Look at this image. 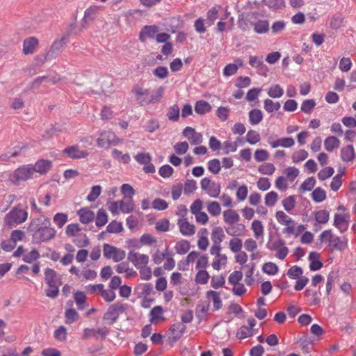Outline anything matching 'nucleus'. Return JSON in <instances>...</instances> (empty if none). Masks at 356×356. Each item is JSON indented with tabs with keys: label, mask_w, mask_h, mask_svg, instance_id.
<instances>
[{
	"label": "nucleus",
	"mask_w": 356,
	"mask_h": 356,
	"mask_svg": "<svg viewBox=\"0 0 356 356\" xmlns=\"http://www.w3.org/2000/svg\"><path fill=\"white\" fill-rule=\"evenodd\" d=\"M50 225V219L47 217L43 220L40 218H35L31 221L27 231L32 233L33 243L40 244L55 237L56 232Z\"/></svg>",
	"instance_id": "nucleus-1"
},
{
	"label": "nucleus",
	"mask_w": 356,
	"mask_h": 356,
	"mask_svg": "<svg viewBox=\"0 0 356 356\" xmlns=\"http://www.w3.org/2000/svg\"><path fill=\"white\" fill-rule=\"evenodd\" d=\"M318 240L321 243L323 241L328 242V248L330 250L343 251L348 246V238L346 236L341 238L334 236L332 229L323 231L319 236Z\"/></svg>",
	"instance_id": "nucleus-2"
},
{
	"label": "nucleus",
	"mask_w": 356,
	"mask_h": 356,
	"mask_svg": "<svg viewBox=\"0 0 356 356\" xmlns=\"http://www.w3.org/2000/svg\"><path fill=\"white\" fill-rule=\"evenodd\" d=\"M131 92L136 95V99L138 102V104L140 106H143L145 104H154L159 102L163 97L164 88L162 86L159 87L156 90L155 94L152 95L149 99H142L140 97L142 95H149V89H143L142 88L136 86L132 88Z\"/></svg>",
	"instance_id": "nucleus-3"
},
{
	"label": "nucleus",
	"mask_w": 356,
	"mask_h": 356,
	"mask_svg": "<svg viewBox=\"0 0 356 356\" xmlns=\"http://www.w3.org/2000/svg\"><path fill=\"white\" fill-rule=\"evenodd\" d=\"M28 212L26 210L13 207L4 217V222L8 228H12L16 225L21 224L26 220Z\"/></svg>",
	"instance_id": "nucleus-4"
},
{
	"label": "nucleus",
	"mask_w": 356,
	"mask_h": 356,
	"mask_svg": "<svg viewBox=\"0 0 356 356\" xmlns=\"http://www.w3.org/2000/svg\"><path fill=\"white\" fill-rule=\"evenodd\" d=\"M35 172L32 164L23 165L17 168L13 173L12 181L15 185H18L21 181H27L33 177Z\"/></svg>",
	"instance_id": "nucleus-5"
},
{
	"label": "nucleus",
	"mask_w": 356,
	"mask_h": 356,
	"mask_svg": "<svg viewBox=\"0 0 356 356\" xmlns=\"http://www.w3.org/2000/svg\"><path fill=\"white\" fill-rule=\"evenodd\" d=\"M126 307L120 302L110 305L103 316V320L109 325H113L118 318L120 314L125 312Z\"/></svg>",
	"instance_id": "nucleus-6"
},
{
	"label": "nucleus",
	"mask_w": 356,
	"mask_h": 356,
	"mask_svg": "<svg viewBox=\"0 0 356 356\" xmlns=\"http://www.w3.org/2000/svg\"><path fill=\"white\" fill-rule=\"evenodd\" d=\"M119 142L120 139L114 132L104 131L99 134L97 140V145L99 147L107 149L110 146L117 145Z\"/></svg>",
	"instance_id": "nucleus-7"
},
{
	"label": "nucleus",
	"mask_w": 356,
	"mask_h": 356,
	"mask_svg": "<svg viewBox=\"0 0 356 356\" xmlns=\"http://www.w3.org/2000/svg\"><path fill=\"white\" fill-rule=\"evenodd\" d=\"M104 257L108 259H113L115 262L122 261L126 257L124 250L105 243L103 245Z\"/></svg>",
	"instance_id": "nucleus-8"
},
{
	"label": "nucleus",
	"mask_w": 356,
	"mask_h": 356,
	"mask_svg": "<svg viewBox=\"0 0 356 356\" xmlns=\"http://www.w3.org/2000/svg\"><path fill=\"white\" fill-rule=\"evenodd\" d=\"M44 280L50 289H58L62 284L61 279L57 273L51 268H47L44 270Z\"/></svg>",
	"instance_id": "nucleus-9"
},
{
	"label": "nucleus",
	"mask_w": 356,
	"mask_h": 356,
	"mask_svg": "<svg viewBox=\"0 0 356 356\" xmlns=\"http://www.w3.org/2000/svg\"><path fill=\"white\" fill-rule=\"evenodd\" d=\"M127 259L129 261L131 262L137 269L146 266L149 262L148 255L140 254L134 251H130L128 253Z\"/></svg>",
	"instance_id": "nucleus-10"
},
{
	"label": "nucleus",
	"mask_w": 356,
	"mask_h": 356,
	"mask_svg": "<svg viewBox=\"0 0 356 356\" xmlns=\"http://www.w3.org/2000/svg\"><path fill=\"white\" fill-rule=\"evenodd\" d=\"M159 30L157 25H145L141 29L138 35V39L140 42H145L147 39H153L159 32Z\"/></svg>",
	"instance_id": "nucleus-11"
},
{
	"label": "nucleus",
	"mask_w": 356,
	"mask_h": 356,
	"mask_svg": "<svg viewBox=\"0 0 356 356\" xmlns=\"http://www.w3.org/2000/svg\"><path fill=\"white\" fill-rule=\"evenodd\" d=\"M63 152L72 159H84L89 154L87 151L79 150L77 145L68 146Z\"/></svg>",
	"instance_id": "nucleus-12"
},
{
	"label": "nucleus",
	"mask_w": 356,
	"mask_h": 356,
	"mask_svg": "<svg viewBox=\"0 0 356 356\" xmlns=\"http://www.w3.org/2000/svg\"><path fill=\"white\" fill-rule=\"evenodd\" d=\"M267 142L272 148H276L280 146L289 148L292 147L295 143L294 139L292 137L281 138L274 140L270 136L268 137Z\"/></svg>",
	"instance_id": "nucleus-13"
},
{
	"label": "nucleus",
	"mask_w": 356,
	"mask_h": 356,
	"mask_svg": "<svg viewBox=\"0 0 356 356\" xmlns=\"http://www.w3.org/2000/svg\"><path fill=\"white\" fill-rule=\"evenodd\" d=\"M179 227V231L184 236H191L195 233V226L190 224L187 218H180L177 221Z\"/></svg>",
	"instance_id": "nucleus-14"
},
{
	"label": "nucleus",
	"mask_w": 356,
	"mask_h": 356,
	"mask_svg": "<svg viewBox=\"0 0 356 356\" xmlns=\"http://www.w3.org/2000/svg\"><path fill=\"white\" fill-rule=\"evenodd\" d=\"M186 328V325L181 323L173 324L170 328V331L172 334V336L170 337V341L176 342L178 341L182 337Z\"/></svg>",
	"instance_id": "nucleus-15"
},
{
	"label": "nucleus",
	"mask_w": 356,
	"mask_h": 356,
	"mask_svg": "<svg viewBox=\"0 0 356 356\" xmlns=\"http://www.w3.org/2000/svg\"><path fill=\"white\" fill-rule=\"evenodd\" d=\"M35 172L40 175H45L52 167V162L47 159H39L33 165Z\"/></svg>",
	"instance_id": "nucleus-16"
},
{
	"label": "nucleus",
	"mask_w": 356,
	"mask_h": 356,
	"mask_svg": "<svg viewBox=\"0 0 356 356\" xmlns=\"http://www.w3.org/2000/svg\"><path fill=\"white\" fill-rule=\"evenodd\" d=\"M187 132H191L190 143L192 145H198L202 143V135L201 133L196 132L195 129L191 127H186L182 131L183 136H187Z\"/></svg>",
	"instance_id": "nucleus-17"
},
{
	"label": "nucleus",
	"mask_w": 356,
	"mask_h": 356,
	"mask_svg": "<svg viewBox=\"0 0 356 356\" xmlns=\"http://www.w3.org/2000/svg\"><path fill=\"white\" fill-rule=\"evenodd\" d=\"M38 44V40L35 37H30L25 39L23 42V53L25 55L33 54L35 48Z\"/></svg>",
	"instance_id": "nucleus-18"
},
{
	"label": "nucleus",
	"mask_w": 356,
	"mask_h": 356,
	"mask_svg": "<svg viewBox=\"0 0 356 356\" xmlns=\"http://www.w3.org/2000/svg\"><path fill=\"white\" fill-rule=\"evenodd\" d=\"M77 214L79 216V220L83 224H88L92 222L95 218V213L91 210L86 207L80 209L77 211Z\"/></svg>",
	"instance_id": "nucleus-19"
},
{
	"label": "nucleus",
	"mask_w": 356,
	"mask_h": 356,
	"mask_svg": "<svg viewBox=\"0 0 356 356\" xmlns=\"http://www.w3.org/2000/svg\"><path fill=\"white\" fill-rule=\"evenodd\" d=\"M302 294L304 297L307 298L309 305H316L321 302L322 296L321 291H305Z\"/></svg>",
	"instance_id": "nucleus-20"
},
{
	"label": "nucleus",
	"mask_w": 356,
	"mask_h": 356,
	"mask_svg": "<svg viewBox=\"0 0 356 356\" xmlns=\"http://www.w3.org/2000/svg\"><path fill=\"white\" fill-rule=\"evenodd\" d=\"M341 159L344 162H350L355 157L354 147L352 145H348L341 149Z\"/></svg>",
	"instance_id": "nucleus-21"
},
{
	"label": "nucleus",
	"mask_w": 356,
	"mask_h": 356,
	"mask_svg": "<svg viewBox=\"0 0 356 356\" xmlns=\"http://www.w3.org/2000/svg\"><path fill=\"white\" fill-rule=\"evenodd\" d=\"M333 225L339 229L341 233H343L348 228V220L343 215L337 213L334 214Z\"/></svg>",
	"instance_id": "nucleus-22"
},
{
	"label": "nucleus",
	"mask_w": 356,
	"mask_h": 356,
	"mask_svg": "<svg viewBox=\"0 0 356 356\" xmlns=\"http://www.w3.org/2000/svg\"><path fill=\"white\" fill-rule=\"evenodd\" d=\"M97 6H90L88 8L85 12L83 17L81 19V26L86 29L87 27V20L94 21L97 17Z\"/></svg>",
	"instance_id": "nucleus-23"
},
{
	"label": "nucleus",
	"mask_w": 356,
	"mask_h": 356,
	"mask_svg": "<svg viewBox=\"0 0 356 356\" xmlns=\"http://www.w3.org/2000/svg\"><path fill=\"white\" fill-rule=\"evenodd\" d=\"M65 44V38H63L60 40H56L53 44H51L49 50L47 51V56H49L50 58H55L60 49Z\"/></svg>",
	"instance_id": "nucleus-24"
},
{
	"label": "nucleus",
	"mask_w": 356,
	"mask_h": 356,
	"mask_svg": "<svg viewBox=\"0 0 356 356\" xmlns=\"http://www.w3.org/2000/svg\"><path fill=\"white\" fill-rule=\"evenodd\" d=\"M207 298L211 300L213 304V311L219 310L222 306V300L220 297V293L216 291H207Z\"/></svg>",
	"instance_id": "nucleus-25"
},
{
	"label": "nucleus",
	"mask_w": 356,
	"mask_h": 356,
	"mask_svg": "<svg viewBox=\"0 0 356 356\" xmlns=\"http://www.w3.org/2000/svg\"><path fill=\"white\" fill-rule=\"evenodd\" d=\"M250 24L254 26V32L258 34L266 33L269 31V22L268 20L259 19L254 23L250 22Z\"/></svg>",
	"instance_id": "nucleus-26"
},
{
	"label": "nucleus",
	"mask_w": 356,
	"mask_h": 356,
	"mask_svg": "<svg viewBox=\"0 0 356 356\" xmlns=\"http://www.w3.org/2000/svg\"><path fill=\"white\" fill-rule=\"evenodd\" d=\"M210 305L209 302H202L198 304L195 308V316L200 322L203 321L209 309Z\"/></svg>",
	"instance_id": "nucleus-27"
},
{
	"label": "nucleus",
	"mask_w": 356,
	"mask_h": 356,
	"mask_svg": "<svg viewBox=\"0 0 356 356\" xmlns=\"http://www.w3.org/2000/svg\"><path fill=\"white\" fill-rule=\"evenodd\" d=\"M218 8H220L219 5H215L211 8L207 13L206 24L208 27L213 25L218 18Z\"/></svg>",
	"instance_id": "nucleus-28"
},
{
	"label": "nucleus",
	"mask_w": 356,
	"mask_h": 356,
	"mask_svg": "<svg viewBox=\"0 0 356 356\" xmlns=\"http://www.w3.org/2000/svg\"><path fill=\"white\" fill-rule=\"evenodd\" d=\"M211 106L205 100L197 101L195 105V111L199 115H204L211 110Z\"/></svg>",
	"instance_id": "nucleus-29"
},
{
	"label": "nucleus",
	"mask_w": 356,
	"mask_h": 356,
	"mask_svg": "<svg viewBox=\"0 0 356 356\" xmlns=\"http://www.w3.org/2000/svg\"><path fill=\"white\" fill-rule=\"evenodd\" d=\"M224 220L227 224L233 225L240 219L238 213L233 209H228L223 212Z\"/></svg>",
	"instance_id": "nucleus-30"
},
{
	"label": "nucleus",
	"mask_w": 356,
	"mask_h": 356,
	"mask_svg": "<svg viewBox=\"0 0 356 356\" xmlns=\"http://www.w3.org/2000/svg\"><path fill=\"white\" fill-rule=\"evenodd\" d=\"M339 145L340 140L335 136H328L324 141L325 149L330 152L338 148Z\"/></svg>",
	"instance_id": "nucleus-31"
},
{
	"label": "nucleus",
	"mask_w": 356,
	"mask_h": 356,
	"mask_svg": "<svg viewBox=\"0 0 356 356\" xmlns=\"http://www.w3.org/2000/svg\"><path fill=\"white\" fill-rule=\"evenodd\" d=\"M263 119V113L261 110L254 108L249 112V122L252 125L259 124Z\"/></svg>",
	"instance_id": "nucleus-32"
},
{
	"label": "nucleus",
	"mask_w": 356,
	"mask_h": 356,
	"mask_svg": "<svg viewBox=\"0 0 356 356\" xmlns=\"http://www.w3.org/2000/svg\"><path fill=\"white\" fill-rule=\"evenodd\" d=\"M74 298L79 309L82 310L88 307L86 301V295L81 291H77L74 293Z\"/></svg>",
	"instance_id": "nucleus-33"
},
{
	"label": "nucleus",
	"mask_w": 356,
	"mask_h": 356,
	"mask_svg": "<svg viewBox=\"0 0 356 356\" xmlns=\"http://www.w3.org/2000/svg\"><path fill=\"white\" fill-rule=\"evenodd\" d=\"M314 215L318 224H326L330 218V212L325 209L315 211Z\"/></svg>",
	"instance_id": "nucleus-34"
},
{
	"label": "nucleus",
	"mask_w": 356,
	"mask_h": 356,
	"mask_svg": "<svg viewBox=\"0 0 356 356\" xmlns=\"http://www.w3.org/2000/svg\"><path fill=\"white\" fill-rule=\"evenodd\" d=\"M108 222V215L105 209L103 208L97 211L95 224L98 227H102Z\"/></svg>",
	"instance_id": "nucleus-35"
},
{
	"label": "nucleus",
	"mask_w": 356,
	"mask_h": 356,
	"mask_svg": "<svg viewBox=\"0 0 356 356\" xmlns=\"http://www.w3.org/2000/svg\"><path fill=\"white\" fill-rule=\"evenodd\" d=\"M312 199L316 203H320L326 199V192L321 187L316 188L311 194Z\"/></svg>",
	"instance_id": "nucleus-36"
},
{
	"label": "nucleus",
	"mask_w": 356,
	"mask_h": 356,
	"mask_svg": "<svg viewBox=\"0 0 356 356\" xmlns=\"http://www.w3.org/2000/svg\"><path fill=\"white\" fill-rule=\"evenodd\" d=\"M223 229L220 227H215L211 233V240L213 243L220 244L225 238Z\"/></svg>",
	"instance_id": "nucleus-37"
},
{
	"label": "nucleus",
	"mask_w": 356,
	"mask_h": 356,
	"mask_svg": "<svg viewBox=\"0 0 356 356\" xmlns=\"http://www.w3.org/2000/svg\"><path fill=\"white\" fill-rule=\"evenodd\" d=\"M24 149V147L15 146L10 151H8L0 156L1 161H8L10 158H13L17 156L22 150Z\"/></svg>",
	"instance_id": "nucleus-38"
},
{
	"label": "nucleus",
	"mask_w": 356,
	"mask_h": 356,
	"mask_svg": "<svg viewBox=\"0 0 356 356\" xmlns=\"http://www.w3.org/2000/svg\"><path fill=\"white\" fill-rule=\"evenodd\" d=\"M339 281V271L332 270L329 273L327 278L326 289H332L334 287V283Z\"/></svg>",
	"instance_id": "nucleus-39"
},
{
	"label": "nucleus",
	"mask_w": 356,
	"mask_h": 356,
	"mask_svg": "<svg viewBox=\"0 0 356 356\" xmlns=\"http://www.w3.org/2000/svg\"><path fill=\"white\" fill-rule=\"evenodd\" d=\"M175 248L177 254H184L190 250V243L187 240L181 239L176 243Z\"/></svg>",
	"instance_id": "nucleus-40"
},
{
	"label": "nucleus",
	"mask_w": 356,
	"mask_h": 356,
	"mask_svg": "<svg viewBox=\"0 0 356 356\" xmlns=\"http://www.w3.org/2000/svg\"><path fill=\"white\" fill-rule=\"evenodd\" d=\"M180 115L179 108L177 104H174L168 108L166 116L168 118L173 122L179 120Z\"/></svg>",
	"instance_id": "nucleus-41"
},
{
	"label": "nucleus",
	"mask_w": 356,
	"mask_h": 356,
	"mask_svg": "<svg viewBox=\"0 0 356 356\" xmlns=\"http://www.w3.org/2000/svg\"><path fill=\"white\" fill-rule=\"evenodd\" d=\"M316 103L314 99H305L302 102L300 110L305 113H311L316 106Z\"/></svg>",
	"instance_id": "nucleus-42"
},
{
	"label": "nucleus",
	"mask_w": 356,
	"mask_h": 356,
	"mask_svg": "<svg viewBox=\"0 0 356 356\" xmlns=\"http://www.w3.org/2000/svg\"><path fill=\"white\" fill-rule=\"evenodd\" d=\"M112 156L118 160L119 162L123 163H128L131 161L130 156L129 154H123L122 152L117 149H114L112 151Z\"/></svg>",
	"instance_id": "nucleus-43"
},
{
	"label": "nucleus",
	"mask_w": 356,
	"mask_h": 356,
	"mask_svg": "<svg viewBox=\"0 0 356 356\" xmlns=\"http://www.w3.org/2000/svg\"><path fill=\"white\" fill-rule=\"evenodd\" d=\"M267 93L272 98H280L283 95L284 90L279 84H275L268 89Z\"/></svg>",
	"instance_id": "nucleus-44"
},
{
	"label": "nucleus",
	"mask_w": 356,
	"mask_h": 356,
	"mask_svg": "<svg viewBox=\"0 0 356 356\" xmlns=\"http://www.w3.org/2000/svg\"><path fill=\"white\" fill-rule=\"evenodd\" d=\"M245 230V226L239 223L233 226L232 229H226L227 233L232 236H241Z\"/></svg>",
	"instance_id": "nucleus-45"
},
{
	"label": "nucleus",
	"mask_w": 356,
	"mask_h": 356,
	"mask_svg": "<svg viewBox=\"0 0 356 356\" xmlns=\"http://www.w3.org/2000/svg\"><path fill=\"white\" fill-rule=\"evenodd\" d=\"M343 21V17L341 14H334L331 18L330 26L331 29L337 30L342 26Z\"/></svg>",
	"instance_id": "nucleus-46"
},
{
	"label": "nucleus",
	"mask_w": 356,
	"mask_h": 356,
	"mask_svg": "<svg viewBox=\"0 0 356 356\" xmlns=\"http://www.w3.org/2000/svg\"><path fill=\"white\" fill-rule=\"evenodd\" d=\"M264 109L268 113H272L275 111H277L280 108L281 104L279 102H274L270 99H266L264 102Z\"/></svg>",
	"instance_id": "nucleus-47"
},
{
	"label": "nucleus",
	"mask_w": 356,
	"mask_h": 356,
	"mask_svg": "<svg viewBox=\"0 0 356 356\" xmlns=\"http://www.w3.org/2000/svg\"><path fill=\"white\" fill-rule=\"evenodd\" d=\"M262 3L268 8L275 10L282 9L285 6L284 0H262Z\"/></svg>",
	"instance_id": "nucleus-48"
},
{
	"label": "nucleus",
	"mask_w": 356,
	"mask_h": 356,
	"mask_svg": "<svg viewBox=\"0 0 356 356\" xmlns=\"http://www.w3.org/2000/svg\"><path fill=\"white\" fill-rule=\"evenodd\" d=\"M123 230L122 222L112 220L106 227V232L108 233H120Z\"/></svg>",
	"instance_id": "nucleus-49"
},
{
	"label": "nucleus",
	"mask_w": 356,
	"mask_h": 356,
	"mask_svg": "<svg viewBox=\"0 0 356 356\" xmlns=\"http://www.w3.org/2000/svg\"><path fill=\"white\" fill-rule=\"evenodd\" d=\"M334 173V170L332 167L328 166L321 170L318 173V178L321 181H324L330 178Z\"/></svg>",
	"instance_id": "nucleus-50"
},
{
	"label": "nucleus",
	"mask_w": 356,
	"mask_h": 356,
	"mask_svg": "<svg viewBox=\"0 0 356 356\" xmlns=\"http://www.w3.org/2000/svg\"><path fill=\"white\" fill-rule=\"evenodd\" d=\"M275 168L273 163H265L259 165L258 171L262 175H271L274 173Z\"/></svg>",
	"instance_id": "nucleus-51"
},
{
	"label": "nucleus",
	"mask_w": 356,
	"mask_h": 356,
	"mask_svg": "<svg viewBox=\"0 0 356 356\" xmlns=\"http://www.w3.org/2000/svg\"><path fill=\"white\" fill-rule=\"evenodd\" d=\"M262 270L268 275H274L278 272V266L273 262H266L262 267Z\"/></svg>",
	"instance_id": "nucleus-52"
},
{
	"label": "nucleus",
	"mask_w": 356,
	"mask_h": 356,
	"mask_svg": "<svg viewBox=\"0 0 356 356\" xmlns=\"http://www.w3.org/2000/svg\"><path fill=\"white\" fill-rule=\"evenodd\" d=\"M252 229L253 230L254 235L257 238L262 236L264 234V227L261 222L259 220H254L252 222Z\"/></svg>",
	"instance_id": "nucleus-53"
},
{
	"label": "nucleus",
	"mask_w": 356,
	"mask_h": 356,
	"mask_svg": "<svg viewBox=\"0 0 356 356\" xmlns=\"http://www.w3.org/2000/svg\"><path fill=\"white\" fill-rule=\"evenodd\" d=\"M316 184V179L314 177L306 179L300 185V190L303 192L312 191Z\"/></svg>",
	"instance_id": "nucleus-54"
},
{
	"label": "nucleus",
	"mask_w": 356,
	"mask_h": 356,
	"mask_svg": "<svg viewBox=\"0 0 356 356\" xmlns=\"http://www.w3.org/2000/svg\"><path fill=\"white\" fill-rule=\"evenodd\" d=\"M282 206L284 209L289 212L291 211L296 206V197L294 195H290L286 198H284L282 201Z\"/></svg>",
	"instance_id": "nucleus-55"
},
{
	"label": "nucleus",
	"mask_w": 356,
	"mask_h": 356,
	"mask_svg": "<svg viewBox=\"0 0 356 356\" xmlns=\"http://www.w3.org/2000/svg\"><path fill=\"white\" fill-rule=\"evenodd\" d=\"M308 157V152L305 149L295 152L291 156L293 163H297L305 160Z\"/></svg>",
	"instance_id": "nucleus-56"
},
{
	"label": "nucleus",
	"mask_w": 356,
	"mask_h": 356,
	"mask_svg": "<svg viewBox=\"0 0 356 356\" xmlns=\"http://www.w3.org/2000/svg\"><path fill=\"white\" fill-rule=\"evenodd\" d=\"M121 211L124 213H131L134 209V203L131 197H129V201L127 204L123 201H120Z\"/></svg>",
	"instance_id": "nucleus-57"
},
{
	"label": "nucleus",
	"mask_w": 356,
	"mask_h": 356,
	"mask_svg": "<svg viewBox=\"0 0 356 356\" xmlns=\"http://www.w3.org/2000/svg\"><path fill=\"white\" fill-rule=\"evenodd\" d=\"M247 142L251 145H254L260 141L261 136L259 134L254 130H249L246 135Z\"/></svg>",
	"instance_id": "nucleus-58"
},
{
	"label": "nucleus",
	"mask_w": 356,
	"mask_h": 356,
	"mask_svg": "<svg viewBox=\"0 0 356 356\" xmlns=\"http://www.w3.org/2000/svg\"><path fill=\"white\" fill-rule=\"evenodd\" d=\"M208 170L213 174H218L220 170V163L218 159H213L208 163Z\"/></svg>",
	"instance_id": "nucleus-59"
},
{
	"label": "nucleus",
	"mask_w": 356,
	"mask_h": 356,
	"mask_svg": "<svg viewBox=\"0 0 356 356\" xmlns=\"http://www.w3.org/2000/svg\"><path fill=\"white\" fill-rule=\"evenodd\" d=\"M302 268L298 266H293L291 267L287 271L288 276L290 278L294 280L299 278V277H300L302 275Z\"/></svg>",
	"instance_id": "nucleus-60"
},
{
	"label": "nucleus",
	"mask_w": 356,
	"mask_h": 356,
	"mask_svg": "<svg viewBox=\"0 0 356 356\" xmlns=\"http://www.w3.org/2000/svg\"><path fill=\"white\" fill-rule=\"evenodd\" d=\"M206 20L202 17L197 18L194 22V28L197 33L202 34L207 31Z\"/></svg>",
	"instance_id": "nucleus-61"
},
{
	"label": "nucleus",
	"mask_w": 356,
	"mask_h": 356,
	"mask_svg": "<svg viewBox=\"0 0 356 356\" xmlns=\"http://www.w3.org/2000/svg\"><path fill=\"white\" fill-rule=\"evenodd\" d=\"M102 187L96 185L92 187L90 193L88 195L86 200L89 202H94L101 194Z\"/></svg>",
	"instance_id": "nucleus-62"
},
{
	"label": "nucleus",
	"mask_w": 356,
	"mask_h": 356,
	"mask_svg": "<svg viewBox=\"0 0 356 356\" xmlns=\"http://www.w3.org/2000/svg\"><path fill=\"white\" fill-rule=\"evenodd\" d=\"M152 206L156 210L163 211L168 207V203L165 200L156 198L153 200Z\"/></svg>",
	"instance_id": "nucleus-63"
},
{
	"label": "nucleus",
	"mask_w": 356,
	"mask_h": 356,
	"mask_svg": "<svg viewBox=\"0 0 356 356\" xmlns=\"http://www.w3.org/2000/svg\"><path fill=\"white\" fill-rule=\"evenodd\" d=\"M207 210H208L209 213L213 216H217L220 215V213L221 212L220 206L219 203L216 201L211 202L208 204Z\"/></svg>",
	"instance_id": "nucleus-64"
}]
</instances>
